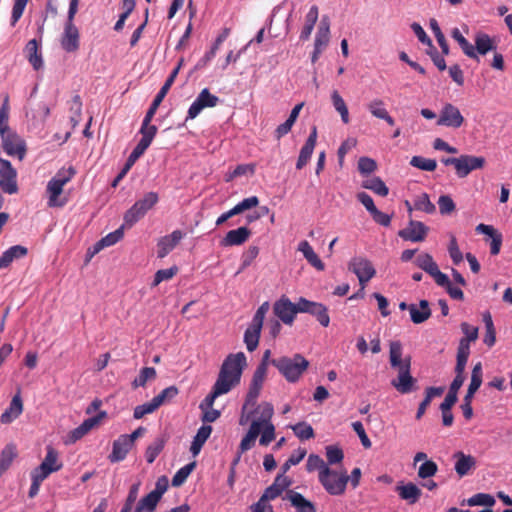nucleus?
Here are the masks:
<instances>
[{
	"mask_svg": "<svg viewBox=\"0 0 512 512\" xmlns=\"http://www.w3.org/2000/svg\"><path fill=\"white\" fill-rule=\"evenodd\" d=\"M270 309L268 301L263 302L256 310L251 323L244 333V343L249 352H253L259 345L261 331L266 314Z\"/></svg>",
	"mask_w": 512,
	"mask_h": 512,
	"instance_id": "5",
	"label": "nucleus"
},
{
	"mask_svg": "<svg viewBox=\"0 0 512 512\" xmlns=\"http://www.w3.org/2000/svg\"><path fill=\"white\" fill-rule=\"evenodd\" d=\"M166 443L164 437L156 438L146 449L145 458L146 461L151 464L155 461L157 456L162 452Z\"/></svg>",
	"mask_w": 512,
	"mask_h": 512,
	"instance_id": "44",
	"label": "nucleus"
},
{
	"mask_svg": "<svg viewBox=\"0 0 512 512\" xmlns=\"http://www.w3.org/2000/svg\"><path fill=\"white\" fill-rule=\"evenodd\" d=\"M41 465H45L47 469H53V472L62 468V463L58 461V453L52 447H48L46 456Z\"/></svg>",
	"mask_w": 512,
	"mask_h": 512,
	"instance_id": "58",
	"label": "nucleus"
},
{
	"mask_svg": "<svg viewBox=\"0 0 512 512\" xmlns=\"http://www.w3.org/2000/svg\"><path fill=\"white\" fill-rule=\"evenodd\" d=\"M415 264L429 275H431L438 268L437 263L428 253L418 255L415 260Z\"/></svg>",
	"mask_w": 512,
	"mask_h": 512,
	"instance_id": "50",
	"label": "nucleus"
},
{
	"mask_svg": "<svg viewBox=\"0 0 512 512\" xmlns=\"http://www.w3.org/2000/svg\"><path fill=\"white\" fill-rule=\"evenodd\" d=\"M267 376V369L264 365H258L253 373L248 393L246 395L248 404L255 405L260 395L263 383Z\"/></svg>",
	"mask_w": 512,
	"mask_h": 512,
	"instance_id": "16",
	"label": "nucleus"
},
{
	"mask_svg": "<svg viewBox=\"0 0 512 512\" xmlns=\"http://www.w3.org/2000/svg\"><path fill=\"white\" fill-rule=\"evenodd\" d=\"M145 213L141 209L133 204L124 214V223L122 224L125 228H131L136 222L142 219Z\"/></svg>",
	"mask_w": 512,
	"mask_h": 512,
	"instance_id": "51",
	"label": "nucleus"
},
{
	"mask_svg": "<svg viewBox=\"0 0 512 512\" xmlns=\"http://www.w3.org/2000/svg\"><path fill=\"white\" fill-rule=\"evenodd\" d=\"M106 416V412L102 411L98 415L84 420L77 428L69 433L70 442L74 443L85 436L92 428H94L102 418Z\"/></svg>",
	"mask_w": 512,
	"mask_h": 512,
	"instance_id": "25",
	"label": "nucleus"
},
{
	"mask_svg": "<svg viewBox=\"0 0 512 512\" xmlns=\"http://www.w3.org/2000/svg\"><path fill=\"white\" fill-rule=\"evenodd\" d=\"M476 231L491 237L490 253L491 255H498L502 245V234L493 226L482 223L476 227Z\"/></svg>",
	"mask_w": 512,
	"mask_h": 512,
	"instance_id": "27",
	"label": "nucleus"
},
{
	"mask_svg": "<svg viewBox=\"0 0 512 512\" xmlns=\"http://www.w3.org/2000/svg\"><path fill=\"white\" fill-rule=\"evenodd\" d=\"M157 372L153 367H144L140 370L139 375L132 381L131 385L134 389L145 387L147 382L155 380Z\"/></svg>",
	"mask_w": 512,
	"mask_h": 512,
	"instance_id": "42",
	"label": "nucleus"
},
{
	"mask_svg": "<svg viewBox=\"0 0 512 512\" xmlns=\"http://www.w3.org/2000/svg\"><path fill=\"white\" fill-rule=\"evenodd\" d=\"M8 96H5L2 103V148L10 155L22 160L26 154V144L7 125L9 117Z\"/></svg>",
	"mask_w": 512,
	"mask_h": 512,
	"instance_id": "3",
	"label": "nucleus"
},
{
	"mask_svg": "<svg viewBox=\"0 0 512 512\" xmlns=\"http://www.w3.org/2000/svg\"><path fill=\"white\" fill-rule=\"evenodd\" d=\"M25 52L29 63L33 66L35 70H39L40 68H42V55L39 52L38 42L36 39H32L27 43L25 47Z\"/></svg>",
	"mask_w": 512,
	"mask_h": 512,
	"instance_id": "36",
	"label": "nucleus"
},
{
	"mask_svg": "<svg viewBox=\"0 0 512 512\" xmlns=\"http://www.w3.org/2000/svg\"><path fill=\"white\" fill-rule=\"evenodd\" d=\"M316 141H317V128H316V126H313L309 137L307 138L305 144L303 145V147L300 150V153H299V156H298V159L296 162V168L298 170H301L302 168H304L307 165V163L309 162V160L313 154V151H314V148L316 145Z\"/></svg>",
	"mask_w": 512,
	"mask_h": 512,
	"instance_id": "23",
	"label": "nucleus"
},
{
	"mask_svg": "<svg viewBox=\"0 0 512 512\" xmlns=\"http://www.w3.org/2000/svg\"><path fill=\"white\" fill-rule=\"evenodd\" d=\"M298 250L303 253L305 259L317 270H324L325 266L318 255L314 252L308 241L304 240L299 243Z\"/></svg>",
	"mask_w": 512,
	"mask_h": 512,
	"instance_id": "35",
	"label": "nucleus"
},
{
	"mask_svg": "<svg viewBox=\"0 0 512 512\" xmlns=\"http://www.w3.org/2000/svg\"><path fill=\"white\" fill-rule=\"evenodd\" d=\"M178 393V388L172 385L163 389L157 396L153 397L152 399L158 405V407H160L164 403L169 402L173 398H175L178 395Z\"/></svg>",
	"mask_w": 512,
	"mask_h": 512,
	"instance_id": "60",
	"label": "nucleus"
},
{
	"mask_svg": "<svg viewBox=\"0 0 512 512\" xmlns=\"http://www.w3.org/2000/svg\"><path fill=\"white\" fill-rule=\"evenodd\" d=\"M467 504L469 506L483 505V506L491 507L495 504V499L490 494L477 493V494L473 495L472 497H470L469 499H467Z\"/></svg>",
	"mask_w": 512,
	"mask_h": 512,
	"instance_id": "61",
	"label": "nucleus"
},
{
	"mask_svg": "<svg viewBox=\"0 0 512 512\" xmlns=\"http://www.w3.org/2000/svg\"><path fill=\"white\" fill-rule=\"evenodd\" d=\"M158 405L152 399L151 401L138 405L134 409L133 417L135 419H141L147 414H151L158 409Z\"/></svg>",
	"mask_w": 512,
	"mask_h": 512,
	"instance_id": "63",
	"label": "nucleus"
},
{
	"mask_svg": "<svg viewBox=\"0 0 512 512\" xmlns=\"http://www.w3.org/2000/svg\"><path fill=\"white\" fill-rule=\"evenodd\" d=\"M230 390L222 386L217 381L214 383L211 392L205 397V399L200 404V408H211L213 404L219 396L228 393Z\"/></svg>",
	"mask_w": 512,
	"mask_h": 512,
	"instance_id": "45",
	"label": "nucleus"
},
{
	"mask_svg": "<svg viewBox=\"0 0 512 512\" xmlns=\"http://www.w3.org/2000/svg\"><path fill=\"white\" fill-rule=\"evenodd\" d=\"M273 413V406L268 402H263L255 408V414L257 417L253 422H260L261 437L259 443L262 446H267L275 438V427L271 423Z\"/></svg>",
	"mask_w": 512,
	"mask_h": 512,
	"instance_id": "6",
	"label": "nucleus"
},
{
	"mask_svg": "<svg viewBox=\"0 0 512 512\" xmlns=\"http://www.w3.org/2000/svg\"><path fill=\"white\" fill-rule=\"evenodd\" d=\"M403 347L400 341L389 344V362L398 370V376L391 380V385L401 394H409L416 389V379L411 375V357L402 359Z\"/></svg>",
	"mask_w": 512,
	"mask_h": 512,
	"instance_id": "1",
	"label": "nucleus"
},
{
	"mask_svg": "<svg viewBox=\"0 0 512 512\" xmlns=\"http://www.w3.org/2000/svg\"><path fill=\"white\" fill-rule=\"evenodd\" d=\"M428 230L423 222L410 220L408 226L400 230L398 235L406 241L421 242L426 238Z\"/></svg>",
	"mask_w": 512,
	"mask_h": 512,
	"instance_id": "15",
	"label": "nucleus"
},
{
	"mask_svg": "<svg viewBox=\"0 0 512 512\" xmlns=\"http://www.w3.org/2000/svg\"><path fill=\"white\" fill-rule=\"evenodd\" d=\"M438 471L437 464L432 460H426L418 469V476L421 479L433 477Z\"/></svg>",
	"mask_w": 512,
	"mask_h": 512,
	"instance_id": "62",
	"label": "nucleus"
},
{
	"mask_svg": "<svg viewBox=\"0 0 512 512\" xmlns=\"http://www.w3.org/2000/svg\"><path fill=\"white\" fill-rule=\"evenodd\" d=\"M395 490L402 500L407 501L408 504L411 505L418 502L422 495L421 489L412 482L407 484H399L396 486Z\"/></svg>",
	"mask_w": 512,
	"mask_h": 512,
	"instance_id": "28",
	"label": "nucleus"
},
{
	"mask_svg": "<svg viewBox=\"0 0 512 512\" xmlns=\"http://www.w3.org/2000/svg\"><path fill=\"white\" fill-rule=\"evenodd\" d=\"M154 115L155 114L153 113L147 112L140 128V133L142 135L141 139L146 140L149 143H152L158 130L155 125L151 124Z\"/></svg>",
	"mask_w": 512,
	"mask_h": 512,
	"instance_id": "40",
	"label": "nucleus"
},
{
	"mask_svg": "<svg viewBox=\"0 0 512 512\" xmlns=\"http://www.w3.org/2000/svg\"><path fill=\"white\" fill-rule=\"evenodd\" d=\"M74 174V169L70 168L67 176H62L58 173L48 182L47 193L49 195V199L47 204L49 207H63L66 204L67 199L60 198V195L63 192V187L71 180Z\"/></svg>",
	"mask_w": 512,
	"mask_h": 512,
	"instance_id": "8",
	"label": "nucleus"
},
{
	"mask_svg": "<svg viewBox=\"0 0 512 512\" xmlns=\"http://www.w3.org/2000/svg\"><path fill=\"white\" fill-rule=\"evenodd\" d=\"M453 457L456 459L454 466L455 471L460 477L467 475L476 465L475 458L471 455L464 454L462 451L454 453Z\"/></svg>",
	"mask_w": 512,
	"mask_h": 512,
	"instance_id": "30",
	"label": "nucleus"
},
{
	"mask_svg": "<svg viewBox=\"0 0 512 512\" xmlns=\"http://www.w3.org/2000/svg\"><path fill=\"white\" fill-rule=\"evenodd\" d=\"M23 412V400L20 390L12 398L8 408L2 413V423L9 424L16 420Z\"/></svg>",
	"mask_w": 512,
	"mask_h": 512,
	"instance_id": "26",
	"label": "nucleus"
},
{
	"mask_svg": "<svg viewBox=\"0 0 512 512\" xmlns=\"http://www.w3.org/2000/svg\"><path fill=\"white\" fill-rule=\"evenodd\" d=\"M184 234L180 230H174L171 234L159 239L157 254L159 258L167 256L181 241Z\"/></svg>",
	"mask_w": 512,
	"mask_h": 512,
	"instance_id": "22",
	"label": "nucleus"
},
{
	"mask_svg": "<svg viewBox=\"0 0 512 512\" xmlns=\"http://www.w3.org/2000/svg\"><path fill=\"white\" fill-rule=\"evenodd\" d=\"M17 172L8 160L2 159V192L14 194L18 191Z\"/></svg>",
	"mask_w": 512,
	"mask_h": 512,
	"instance_id": "19",
	"label": "nucleus"
},
{
	"mask_svg": "<svg viewBox=\"0 0 512 512\" xmlns=\"http://www.w3.org/2000/svg\"><path fill=\"white\" fill-rule=\"evenodd\" d=\"M319 482L330 495H342L345 492L349 476L346 470L336 471L331 468L319 473Z\"/></svg>",
	"mask_w": 512,
	"mask_h": 512,
	"instance_id": "7",
	"label": "nucleus"
},
{
	"mask_svg": "<svg viewBox=\"0 0 512 512\" xmlns=\"http://www.w3.org/2000/svg\"><path fill=\"white\" fill-rule=\"evenodd\" d=\"M327 465L339 464L344 459L343 450L337 445L326 446Z\"/></svg>",
	"mask_w": 512,
	"mask_h": 512,
	"instance_id": "59",
	"label": "nucleus"
},
{
	"mask_svg": "<svg viewBox=\"0 0 512 512\" xmlns=\"http://www.w3.org/2000/svg\"><path fill=\"white\" fill-rule=\"evenodd\" d=\"M476 54L486 55L489 51L495 49L492 38L486 33H477L475 36Z\"/></svg>",
	"mask_w": 512,
	"mask_h": 512,
	"instance_id": "39",
	"label": "nucleus"
},
{
	"mask_svg": "<svg viewBox=\"0 0 512 512\" xmlns=\"http://www.w3.org/2000/svg\"><path fill=\"white\" fill-rule=\"evenodd\" d=\"M259 434H260V422L252 421L247 434L242 438V440L240 442V445H239L240 454H242L252 448V446L254 445L255 440Z\"/></svg>",
	"mask_w": 512,
	"mask_h": 512,
	"instance_id": "37",
	"label": "nucleus"
},
{
	"mask_svg": "<svg viewBox=\"0 0 512 512\" xmlns=\"http://www.w3.org/2000/svg\"><path fill=\"white\" fill-rule=\"evenodd\" d=\"M330 41V19L323 15L315 36L314 45L325 49Z\"/></svg>",
	"mask_w": 512,
	"mask_h": 512,
	"instance_id": "31",
	"label": "nucleus"
},
{
	"mask_svg": "<svg viewBox=\"0 0 512 512\" xmlns=\"http://www.w3.org/2000/svg\"><path fill=\"white\" fill-rule=\"evenodd\" d=\"M251 236V230L245 226L230 230L220 241L223 247L239 246L244 244Z\"/></svg>",
	"mask_w": 512,
	"mask_h": 512,
	"instance_id": "21",
	"label": "nucleus"
},
{
	"mask_svg": "<svg viewBox=\"0 0 512 512\" xmlns=\"http://www.w3.org/2000/svg\"><path fill=\"white\" fill-rule=\"evenodd\" d=\"M132 447L133 444L131 443V439L127 437V434L120 435L114 440L112 452L108 456V459L112 463L120 462L126 458Z\"/></svg>",
	"mask_w": 512,
	"mask_h": 512,
	"instance_id": "18",
	"label": "nucleus"
},
{
	"mask_svg": "<svg viewBox=\"0 0 512 512\" xmlns=\"http://www.w3.org/2000/svg\"><path fill=\"white\" fill-rule=\"evenodd\" d=\"M159 501L160 499L150 492L138 502L133 512H154Z\"/></svg>",
	"mask_w": 512,
	"mask_h": 512,
	"instance_id": "48",
	"label": "nucleus"
},
{
	"mask_svg": "<svg viewBox=\"0 0 512 512\" xmlns=\"http://www.w3.org/2000/svg\"><path fill=\"white\" fill-rule=\"evenodd\" d=\"M451 37L459 44L463 53L467 57L471 59H478L474 46L462 35L458 28H453L451 30Z\"/></svg>",
	"mask_w": 512,
	"mask_h": 512,
	"instance_id": "38",
	"label": "nucleus"
},
{
	"mask_svg": "<svg viewBox=\"0 0 512 512\" xmlns=\"http://www.w3.org/2000/svg\"><path fill=\"white\" fill-rule=\"evenodd\" d=\"M484 165V157L465 154L458 157L455 171L459 178H464L473 170L482 169Z\"/></svg>",
	"mask_w": 512,
	"mask_h": 512,
	"instance_id": "14",
	"label": "nucleus"
},
{
	"mask_svg": "<svg viewBox=\"0 0 512 512\" xmlns=\"http://www.w3.org/2000/svg\"><path fill=\"white\" fill-rule=\"evenodd\" d=\"M27 248L21 245L10 247L2 254V267H7L15 259L22 258L27 255Z\"/></svg>",
	"mask_w": 512,
	"mask_h": 512,
	"instance_id": "41",
	"label": "nucleus"
},
{
	"mask_svg": "<svg viewBox=\"0 0 512 512\" xmlns=\"http://www.w3.org/2000/svg\"><path fill=\"white\" fill-rule=\"evenodd\" d=\"M279 373L289 383H296L309 368V361L301 354L296 353L292 357L282 356L271 360Z\"/></svg>",
	"mask_w": 512,
	"mask_h": 512,
	"instance_id": "4",
	"label": "nucleus"
},
{
	"mask_svg": "<svg viewBox=\"0 0 512 512\" xmlns=\"http://www.w3.org/2000/svg\"><path fill=\"white\" fill-rule=\"evenodd\" d=\"M483 321L485 324L486 332L483 338V342L488 346L492 347L496 342V331L493 324L491 314L486 312L483 314Z\"/></svg>",
	"mask_w": 512,
	"mask_h": 512,
	"instance_id": "46",
	"label": "nucleus"
},
{
	"mask_svg": "<svg viewBox=\"0 0 512 512\" xmlns=\"http://www.w3.org/2000/svg\"><path fill=\"white\" fill-rule=\"evenodd\" d=\"M283 499L288 500L296 512H317L313 502L294 490H287Z\"/></svg>",
	"mask_w": 512,
	"mask_h": 512,
	"instance_id": "20",
	"label": "nucleus"
},
{
	"mask_svg": "<svg viewBox=\"0 0 512 512\" xmlns=\"http://www.w3.org/2000/svg\"><path fill=\"white\" fill-rule=\"evenodd\" d=\"M482 377H483V370H482V364L481 362H477L471 373V381L467 389V393L464 397L465 400H471L474 397V394L477 392V390L480 388L482 384Z\"/></svg>",
	"mask_w": 512,
	"mask_h": 512,
	"instance_id": "33",
	"label": "nucleus"
},
{
	"mask_svg": "<svg viewBox=\"0 0 512 512\" xmlns=\"http://www.w3.org/2000/svg\"><path fill=\"white\" fill-rule=\"evenodd\" d=\"M362 186L365 189H369L380 196H387L389 189L386 184L379 177H373L363 182Z\"/></svg>",
	"mask_w": 512,
	"mask_h": 512,
	"instance_id": "47",
	"label": "nucleus"
},
{
	"mask_svg": "<svg viewBox=\"0 0 512 512\" xmlns=\"http://www.w3.org/2000/svg\"><path fill=\"white\" fill-rule=\"evenodd\" d=\"M159 201V196L156 192H148L143 198L136 201L134 204L137 205L142 212L145 214L152 209Z\"/></svg>",
	"mask_w": 512,
	"mask_h": 512,
	"instance_id": "55",
	"label": "nucleus"
},
{
	"mask_svg": "<svg viewBox=\"0 0 512 512\" xmlns=\"http://www.w3.org/2000/svg\"><path fill=\"white\" fill-rule=\"evenodd\" d=\"M410 317L414 324H421L431 317V309L427 300H421L419 306L412 304Z\"/></svg>",
	"mask_w": 512,
	"mask_h": 512,
	"instance_id": "32",
	"label": "nucleus"
},
{
	"mask_svg": "<svg viewBox=\"0 0 512 512\" xmlns=\"http://www.w3.org/2000/svg\"><path fill=\"white\" fill-rule=\"evenodd\" d=\"M298 310H300V313H309L315 316L323 327H328L330 324L328 309L322 303L313 302L301 297L299 298Z\"/></svg>",
	"mask_w": 512,
	"mask_h": 512,
	"instance_id": "12",
	"label": "nucleus"
},
{
	"mask_svg": "<svg viewBox=\"0 0 512 512\" xmlns=\"http://www.w3.org/2000/svg\"><path fill=\"white\" fill-rule=\"evenodd\" d=\"M298 307L299 301L293 303L287 296L282 295L273 304V313L284 324L291 326L294 323L297 313H300Z\"/></svg>",
	"mask_w": 512,
	"mask_h": 512,
	"instance_id": "9",
	"label": "nucleus"
},
{
	"mask_svg": "<svg viewBox=\"0 0 512 512\" xmlns=\"http://www.w3.org/2000/svg\"><path fill=\"white\" fill-rule=\"evenodd\" d=\"M183 60L179 62V64L173 69L169 77L166 79L164 85L161 87L159 92L157 93L156 97L154 98L152 104L150 105L147 112L155 114L158 107L160 106L161 102L167 95L168 91L170 90L171 86L173 85L175 78L177 77L179 70L181 68Z\"/></svg>",
	"mask_w": 512,
	"mask_h": 512,
	"instance_id": "24",
	"label": "nucleus"
},
{
	"mask_svg": "<svg viewBox=\"0 0 512 512\" xmlns=\"http://www.w3.org/2000/svg\"><path fill=\"white\" fill-rule=\"evenodd\" d=\"M61 47L68 53L76 52L80 46V34L74 23H65Z\"/></svg>",
	"mask_w": 512,
	"mask_h": 512,
	"instance_id": "17",
	"label": "nucleus"
},
{
	"mask_svg": "<svg viewBox=\"0 0 512 512\" xmlns=\"http://www.w3.org/2000/svg\"><path fill=\"white\" fill-rule=\"evenodd\" d=\"M470 355V343L466 340L460 339L459 346L457 349V357H456V366L457 367H466L468 358Z\"/></svg>",
	"mask_w": 512,
	"mask_h": 512,
	"instance_id": "56",
	"label": "nucleus"
},
{
	"mask_svg": "<svg viewBox=\"0 0 512 512\" xmlns=\"http://www.w3.org/2000/svg\"><path fill=\"white\" fill-rule=\"evenodd\" d=\"M464 121L465 119L458 107L451 103H445L440 111L436 124L438 126L458 129L463 125Z\"/></svg>",
	"mask_w": 512,
	"mask_h": 512,
	"instance_id": "11",
	"label": "nucleus"
},
{
	"mask_svg": "<svg viewBox=\"0 0 512 512\" xmlns=\"http://www.w3.org/2000/svg\"><path fill=\"white\" fill-rule=\"evenodd\" d=\"M444 390V387H427L425 389V397L419 404L418 410L416 412L417 420H420L423 417L432 399L435 397H440L444 393Z\"/></svg>",
	"mask_w": 512,
	"mask_h": 512,
	"instance_id": "34",
	"label": "nucleus"
},
{
	"mask_svg": "<svg viewBox=\"0 0 512 512\" xmlns=\"http://www.w3.org/2000/svg\"><path fill=\"white\" fill-rule=\"evenodd\" d=\"M291 428L294 434L302 441L309 440L315 436L313 427L307 422H299L291 426Z\"/></svg>",
	"mask_w": 512,
	"mask_h": 512,
	"instance_id": "53",
	"label": "nucleus"
},
{
	"mask_svg": "<svg viewBox=\"0 0 512 512\" xmlns=\"http://www.w3.org/2000/svg\"><path fill=\"white\" fill-rule=\"evenodd\" d=\"M410 165L423 171L432 172L436 169L437 162L434 159L422 156H413L410 160Z\"/></svg>",
	"mask_w": 512,
	"mask_h": 512,
	"instance_id": "54",
	"label": "nucleus"
},
{
	"mask_svg": "<svg viewBox=\"0 0 512 512\" xmlns=\"http://www.w3.org/2000/svg\"><path fill=\"white\" fill-rule=\"evenodd\" d=\"M348 269L357 276L361 290L364 289L366 283L376 274V270L371 261L364 257L352 258L348 264Z\"/></svg>",
	"mask_w": 512,
	"mask_h": 512,
	"instance_id": "10",
	"label": "nucleus"
},
{
	"mask_svg": "<svg viewBox=\"0 0 512 512\" xmlns=\"http://www.w3.org/2000/svg\"><path fill=\"white\" fill-rule=\"evenodd\" d=\"M429 25H430V28H431L432 32L434 33V36L442 50V53L444 55H448L449 54V46H448V43L446 41L444 34L442 33V31L440 29V26H439L437 20L434 18L430 19Z\"/></svg>",
	"mask_w": 512,
	"mask_h": 512,
	"instance_id": "52",
	"label": "nucleus"
},
{
	"mask_svg": "<svg viewBox=\"0 0 512 512\" xmlns=\"http://www.w3.org/2000/svg\"><path fill=\"white\" fill-rule=\"evenodd\" d=\"M414 209L431 214L435 211V205L427 193H422L414 199Z\"/></svg>",
	"mask_w": 512,
	"mask_h": 512,
	"instance_id": "57",
	"label": "nucleus"
},
{
	"mask_svg": "<svg viewBox=\"0 0 512 512\" xmlns=\"http://www.w3.org/2000/svg\"><path fill=\"white\" fill-rule=\"evenodd\" d=\"M306 467H307V470L310 472L314 471V470H318L319 473H322L323 470L329 468L327 463H325L324 460L316 454L309 455V457L307 459Z\"/></svg>",
	"mask_w": 512,
	"mask_h": 512,
	"instance_id": "64",
	"label": "nucleus"
},
{
	"mask_svg": "<svg viewBox=\"0 0 512 512\" xmlns=\"http://www.w3.org/2000/svg\"><path fill=\"white\" fill-rule=\"evenodd\" d=\"M247 359L243 352L229 354L223 361L216 381L231 390L238 385Z\"/></svg>",
	"mask_w": 512,
	"mask_h": 512,
	"instance_id": "2",
	"label": "nucleus"
},
{
	"mask_svg": "<svg viewBox=\"0 0 512 512\" xmlns=\"http://www.w3.org/2000/svg\"><path fill=\"white\" fill-rule=\"evenodd\" d=\"M53 469H47L45 465H39L31 472L32 483L28 492L30 498H34L40 489L41 483L51 474Z\"/></svg>",
	"mask_w": 512,
	"mask_h": 512,
	"instance_id": "29",
	"label": "nucleus"
},
{
	"mask_svg": "<svg viewBox=\"0 0 512 512\" xmlns=\"http://www.w3.org/2000/svg\"><path fill=\"white\" fill-rule=\"evenodd\" d=\"M219 98L210 93L209 89L204 88L188 109L186 120L196 118L203 109L215 107Z\"/></svg>",
	"mask_w": 512,
	"mask_h": 512,
	"instance_id": "13",
	"label": "nucleus"
},
{
	"mask_svg": "<svg viewBox=\"0 0 512 512\" xmlns=\"http://www.w3.org/2000/svg\"><path fill=\"white\" fill-rule=\"evenodd\" d=\"M195 467H196L195 461L188 463L187 465L181 467L172 478V486L180 487L181 485H183L186 482L189 475L195 469Z\"/></svg>",
	"mask_w": 512,
	"mask_h": 512,
	"instance_id": "49",
	"label": "nucleus"
},
{
	"mask_svg": "<svg viewBox=\"0 0 512 512\" xmlns=\"http://www.w3.org/2000/svg\"><path fill=\"white\" fill-rule=\"evenodd\" d=\"M331 100L335 110L340 114L343 123L348 124L350 121L349 111L345 101L337 90L332 92Z\"/></svg>",
	"mask_w": 512,
	"mask_h": 512,
	"instance_id": "43",
	"label": "nucleus"
}]
</instances>
